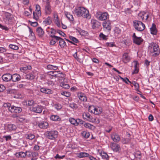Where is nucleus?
<instances>
[{"mask_svg": "<svg viewBox=\"0 0 160 160\" xmlns=\"http://www.w3.org/2000/svg\"><path fill=\"white\" fill-rule=\"evenodd\" d=\"M73 12L78 17H82L87 19H89L91 17L88 10L83 7H79L75 8Z\"/></svg>", "mask_w": 160, "mask_h": 160, "instance_id": "f257e3e1", "label": "nucleus"}, {"mask_svg": "<svg viewBox=\"0 0 160 160\" xmlns=\"http://www.w3.org/2000/svg\"><path fill=\"white\" fill-rule=\"evenodd\" d=\"M148 52L151 56L153 57L157 56L160 53V50L158 45L153 42L149 43L148 46Z\"/></svg>", "mask_w": 160, "mask_h": 160, "instance_id": "f03ea898", "label": "nucleus"}, {"mask_svg": "<svg viewBox=\"0 0 160 160\" xmlns=\"http://www.w3.org/2000/svg\"><path fill=\"white\" fill-rule=\"evenodd\" d=\"M133 26L135 29L139 32L143 31L145 28V25L142 22L139 20L134 21Z\"/></svg>", "mask_w": 160, "mask_h": 160, "instance_id": "7ed1b4c3", "label": "nucleus"}, {"mask_svg": "<svg viewBox=\"0 0 160 160\" xmlns=\"http://www.w3.org/2000/svg\"><path fill=\"white\" fill-rule=\"evenodd\" d=\"M58 132L56 130L48 131L45 133V135L48 138L53 140L57 138Z\"/></svg>", "mask_w": 160, "mask_h": 160, "instance_id": "20e7f679", "label": "nucleus"}, {"mask_svg": "<svg viewBox=\"0 0 160 160\" xmlns=\"http://www.w3.org/2000/svg\"><path fill=\"white\" fill-rule=\"evenodd\" d=\"M5 20L7 23L9 25H12L14 21V16L13 15L8 12L5 13Z\"/></svg>", "mask_w": 160, "mask_h": 160, "instance_id": "39448f33", "label": "nucleus"}, {"mask_svg": "<svg viewBox=\"0 0 160 160\" xmlns=\"http://www.w3.org/2000/svg\"><path fill=\"white\" fill-rule=\"evenodd\" d=\"M41 7L38 4H36V10L35 12H33V18L37 20L38 18L40 17L41 14V11L40 10Z\"/></svg>", "mask_w": 160, "mask_h": 160, "instance_id": "423d86ee", "label": "nucleus"}, {"mask_svg": "<svg viewBox=\"0 0 160 160\" xmlns=\"http://www.w3.org/2000/svg\"><path fill=\"white\" fill-rule=\"evenodd\" d=\"M107 12H98L96 14V17L99 20L101 21L105 20L108 17Z\"/></svg>", "mask_w": 160, "mask_h": 160, "instance_id": "0eeeda50", "label": "nucleus"}, {"mask_svg": "<svg viewBox=\"0 0 160 160\" xmlns=\"http://www.w3.org/2000/svg\"><path fill=\"white\" fill-rule=\"evenodd\" d=\"M50 37L52 38H54L57 41H59V45L61 48H63L67 46L64 40L60 37L53 35H51Z\"/></svg>", "mask_w": 160, "mask_h": 160, "instance_id": "6e6552de", "label": "nucleus"}, {"mask_svg": "<svg viewBox=\"0 0 160 160\" xmlns=\"http://www.w3.org/2000/svg\"><path fill=\"white\" fill-rule=\"evenodd\" d=\"M82 116L83 119L89 122H93L95 121V119L93 118L88 112H84L82 113Z\"/></svg>", "mask_w": 160, "mask_h": 160, "instance_id": "1a4fd4ad", "label": "nucleus"}, {"mask_svg": "<svg viewBox=\"0 0 160 160\" xmlns=\"http://www.w3.org/2000/svg\"><path fill=\"white\" fill-rule=\"evenodd\" d=\"M22 110V109L21 107H16L13 105H12L11 108L9 109V111L11 112L16 113H20Z\"/></svg>", "mask_w": 160, "mask_h": 160, "instance_id": "9d476101", "label": "nucleus"}, {"mask_svg": "<svg viewBox=\"0 0 160 160\" xmlns=\"http://www.w3.org/2000/svg\"><path fill=\"white\" fill-rule=\"evenodd\" d=\"M43 109L41 105H37L31 108V110L32 112L37 113H41Z\"/></svg>", "mask_w": 160, "mask_h": 160, "instance_id": "9b49d317", "label": "nucleus"}, {"mask_svg": "<svg viewBox=\"0 0 160 160\" xmlns=\"http://www.w3.org/2000/svg\"><path fill=\"white\" fill-rule=\"evenodd\" d=\"M112 149L114 152H117L121 150L120 146L117 143L112 142L110 145Z\"/></svg>", "mask_w": 160, "mask_h": 160, "instance_id": "f8f14e48", "label": "nucleus"}, {"mask_svg": "<svg viewBox=\"0 0 160 160\" xmlns=\"http://www.w3.org/2000/svg\"><path fill=\"white\" fill-rule=\"evenodd\" d=\"M46 4L45 6V12L46 14L50 15L52 12V10L49 2L48 0H46Z\"/></svg>", "mask_w": 160, "mask_h": 160, "instance_id": "ddd939ff", "label": "nucleus"}, {"mask_svg": "<svg viewBox=\"0 0 160 160\" xmlns=\"http://www.w3.org/2000/svg\"><path fill=\"white\" fill-rule=\"evenodd\" d=\"M91 108L93 109L92 110H91L89 109V111L95 114L98 115L100 114L102 112V109L99 108H95L94 106L91 107Z\"/></svg>", "mask_w": 160, "mask_h": 160, "instance_id": "4468645a", "label": "nucleus"}, {"mask_svg": "<svg viewBox=\"0 0 160 160\" xmlns=\"http://www.w3.org/2000/svg\"><path fill=\"white\" fill-rule=\"evenodd\" d=\"M91 24L93 29L98 28L100 25V23L97 20L92 19L91 20Z\"/></svg>", "mask_w": 160, "mask_h": 160, "instance_id": "2eb2a0df", "label": "nucleus"}, {"mask_svg": "<svg viewBox=\"0 0 160 160\" xmlns=\"http://www.w3.org/2000/svg\"><path fill=\"white\" fill-rule=\"evenodd\" d=\"M122 60L124 63H126L129 62L130 60V58L128 53H124L122 56Z\"/></svg>", "mask_w": 160, "mask_h": 160, "instance_id": "dca6fc26", "label": "nucleus"}, {"mask_svg": "<svg viewBox=\"0 0 160 160\" xmlns=\"http://www.w3.org/2000/svg\"><path fill=\"white\" fill-rule=\"evenodd\" d=\"M102 25L104 28L106 30L109 31L111 29V22L110 21H105L103 24Z\"/></svg>", "mask_w": 160, "mask_h": 160, "instance_id": "f3484780", "label": "nucleus"}, {"mask_svg": "<svg viewBox=\"0 0 160 160\" xmlns=\"http://www.w3.org/2000/svg\"><path fill=\"white\" fill-rule=\"evenodd\" d=\"M111 138L115 142H118L120 140V138L119 135L116 133H112L111 135Z\"/></svg>", "mask_w": 160, "mask_h": 160, "instance_id": "a211bd4d", "label": "nucleus"}, {"mask_svg": "<svg viewBox=\"0 0 160 160\" xmlns=\"http://www.w3.org/2000/svg\"><path fill=\"white\" fill-rule=\"evenodd\" d=\"M2 80L5 82H8L12 80V75L10 73H6L2 76Z\"/></svg>", "mask_w": 160, "mask_h": 160, "instance_id": "6ab92c4d", "label": "nucleus"}, {"mask_svg": "<svg viewBox=\"0 0 160 160\" xmlns=\"http://www.w3.org/2000/svg\"><path fill=\"white\" fill-rule=\"evenodd\" d=\"M38 126L41 128L45 129L48 128V124L47 122L42 121L38 123Z\"/></svg>", "mask_w": 160, "mask_h": 160, "instance_id": "aec40b11", "label": "nucleus"}, {"mask_svg": "<svg viewBox=\"0 0 160 160\" xmlns=\"http://www.w3.org/2000/svg\"><path fill=\"white\" fill-rule=\"evenodd\" d=\"M40 91L41 92L48 94H52L53 91L51 89L43 87L40 88Z\"/></svg>", "mask_w": 160, "mask_h": 160, "instance_id": "412c9836", "label": "nucleus"}, {"mask_svg": "<svg viewBox=\"0 0 160 160\" xmlns=\"http://www.w3.org/2000/svg\"><path fill=\"white\" fill-rule=\"evenodd\" d=\"M21 77L20 75L18 74H14L12 75V80L13 82H16L19 81Z\"/></svg>", "mask_w": 160, "mask_h": 160, "instance_id": "4be33fe9", "label": "nucleus"}, {"mask_svg": "<svg viewBox=\"0 0 160 160\" xmlns=\"http://www.w3.org/2000/svg\"><path fill=\"white\" fill-rule=\"evenodd\" d=\"M78 96L79 99L82 101L85 102L87 101V98L83 93L79 92L78 93Z\"/></svg>", "mask_w": 160, "mask_h": 160, "instance_id": "5701e85b", "label": "nucleus"}, {"mask_svg": "<svg viewBox=\"0 0 160 160\" xmlns=\"http://www.w3.org/2000/svg\"><path fill=\"white\" fill-rule=\"evenodd\" d=\"M133 63L134 64V69L132 74L137 73L139 71L138 65L139 63L137 61H134L133 62Z\"/></svg>", "mask_w": 160, "mask_h": 160, "instance_id": "b1692460", "label": "nucleus"}, {"mask_svg": "<svg viewBox=\"0 0 160 160\" xmlns=\"http://www.w3.org/2000/svg\"><path fill=\"white\" fill-rule=\"evenodd\" d=\"M26 78L29 80H32L35 77V73L33 72H32L29 73L26 75Z\"/></svg>", "mask_w": 160, "mask_h": 160, "instance_id": "393cba45", "label": "nucleus"}, {"mask_svg": "<svg viewBox=\"0 0 160 160\" xmlns=\"http://www.w3.org/2000/svg\"><path fill=\"white\" fill-rule=\"evenodd\" d=\"M36 32L39 37L42 38L43 37L44 34V32L41 27H39L37 29Z\"/></svg>", "mask_w": 160, "mask_h": 160, "instance_id": "a878e982", "label": "nucleus"}, {"mask_svg": "<svg viewBox=\"0 0 160 160\" xmlns=\"http://www.w3.org/2000/svg\"><path fill=\"white\" fill-rule=\"evenodd\" d=\"M77 156L80 158L88 157L90 155L89 153L84 152H80L77 153Z\"/></svg>", "mask_w": 160, "mask_h": 160, "instance_id": "bb28decb", "label": "nucleus"}, {"mask_svg": "<svg viewBox=\"0 0 160 160\" xmlns=\"http://www.w3.org/2000/svg\"><path fill=\"white\" fill-rule=\"evenodd\" d=\"M151 33L153 35H156L157 33V30L156 27V25L152 23V27L150 28Z\"/></svg>", "mask_w": 160, "mask_h": 160, "instance_id": "cd10ccee", "label": "nucleus"}, {"mask_svg": "<svg viewBox=\"0 0 160 160\" xmlns=\"http://www.w3.org/2000/svg\"><path fill=\"white\" fill-rule=\"evenodd\" d=\"M114 35L115 37L118 36L120 34L121 32V30L119 28L115 27L113 30Z\"/></svg>", "mask_w": 160, "mask_h": 160, "instance_id": "c85d7f7f", "label": "nucleus"}, {"mask_svg": "<svg viewBox=\"0 0 160 160\" xmlns=\"http://www.w3.org/2000/svg\"><path fill=\"white\" fill-rule=\"evenodd\" d=\"M6 128L8 131H12L16 130L17 128L16 126L12 124H9L6 126Z\"/></svg>", "mask_w": 160, "mask_h": 160, "instance_id": "c756f323", "label": "nucleus"}, {"mask_svg": "<svg viewBox=\"0 0 160 160\" xmlns=\"http://www.w3.org/2000/svg\"><path fill=\"white\" fill-rule=\"evenodd\" d=\"M50 119L51 120L54 121H60L61 120V118L57 115H51Z\"/></svg>", "mask_w": 160, "mask_h": 160, "instance_id": "7c9ffc66", "label": "nucleus"}, {"mask_svg": "<svg viewBox=\"0 0 160 160\" xmlns=\"http://www.w3.org/2000/svg\"><path fill=\"white\" fill-rule=\"evenodd\" d=\"M28 28H29V32L30 33V34L29 35V37L31 38L32 40H35L36 39V37L32 30L29 27H28Z\"/></svg>", "mask_w": 160, "mask_h": 160, "instance_id": "2f4dec72", "label": "nucleus"}, {"mask_svg": "<svg viewBox=\"0 0 160 160\" xmlns=\"http://www.w3.org/2000/svg\"><path fill=\"white\" fill-rule=\"evenodd\" d=\"M133 42L139 45H140L142 42L143 41V39L141 38V37H138L136 38L133 40Z\"/></svg>", "mask_w": 160, "mask_h": 160, "instance_id": "473e14b6", "label": "nucleus"}, {"mask_svg": "<svg viewBox=\"0 0 160 160\" xmlns=\"http://www.w3.org/2000/svg\"><path fill=\"white\" fill-rule=\"evenodd\" d=\"M47 68L48 70H56L58 69V67L55 65L48 64L47 66Z\"/></svg>", "mask_w": 160, "mask_h": 160, "instance_id": "72a5a7b5", "label": "nucleus"}, {"mask_svg": "<svg viewBox=\"0 0 160 160\" xmlns=\"http://www.w3.org/2000/svg\"><path fill=\"white\" fill-rule=\"evenodd\" d=\"M146 15V12H141L138 14V18L140 20L144 21V17Z\"/></svg>", "mask_w": 160, "mask_h": 160, "instance_id": "f704fd0d", "label": "nucleus"}, {"mask_svg": "<svg viewBox=\"0 0 160 160\" xmlns=\"http://www.w3.org/2000/svg\"><path fill=\"white\" fill-rule=\"evenodd\" d=\"M69 121L71 124L75 126H78L77 119H75L73 118H70Z\"/></svg>", "mask_w": 160, "mask_h": 160, "instance_id": "c9c22d12", "label": "nucleus"}, {"mask_svg": "<svg viewBox=\"0 0 160 160\" xmlns=\"http://www.w3.org/2000/svg\"><path fill=\"white\" fill-rule=\"evenodd\" d=\"M46 24L50 25L52 22V21L51 19V17L48 16V18H46L43 22Z\"/></svg>", "mask_w": 160, "mask_h": 160, "instance_id": "e433bc0d", "label": "nucleus"}, {"mask_svg": "<svg viewBox=\"0 0 160 160\" xmlns=\"http://www.w3.org/2000/svg\"><path fill=\"white\" fill-rule=\"evenodd\" d=\"M65 14L67 18L70 21H73L74 18L73 16L70 14V13L68 12H65Z\"/></svg>", "mask_w": 160, "mask_h": 160, "instance_id": "4c0bfd02", "label": "nucleus"}, {"mask_svg": "<svg viewBox=\"0 0 160 160\" xmlns=\"http://www.w3.org/2000/svg\"><path fill=\"white\" fill-rule=\"evenodd\" d=\"M82 136L86 138H88L90 136V133L89 132L83 131L82 132Z\"/></svg>", "mask_w": 160, "mask_h": 160, "instance_id": "58836bf2", "label": "nucleus"}, {"mask_svg": "<svg viewBox=\"0 0 160 160\" xmlns=\"http://www.w3.org/2000/svg\"><path fill=\"white\" fill-rule=\"evenodd\" d=\"M35 137V135L32 133H30L26 135V138L29 140H32Z\"/></svg>", "mask_w": 160, "mask_h": 160, "instance_id": "ea45409f", "label": "nucleus"}, {"mask_svg": "<svg viewBox=\"0 0 160 160\" xmlns=\"http://www.w3.org/2000/svg\"><path fill=\"white\" fill-rule=\"evenodd\" d=\"M9 47L12 49L17 50L19 49V47L18 46L13 44H10L9 46Z\"/></svg>", "mask_w": 160, "mask_h": 160, "instance_id": "a19ab883", "label": "nucleus"}, {"mask_svg": "<svg viewBox=\"0 0 160 160\" xmlns=\"http://www.w3.org/2000/svg\"><path fill=\"white\" fill-rule=\"evenodd\" d=\"M101 156L103 159L108 160L109 158V156L106 153L102 152L101 153Z\"/></svg>", "mask_w": 160, "mask_h": 160, "instance_id": "79ce46f5", "label": "nucleus"}, {"mask_svg": "<svg viewBox=\"0 0 160 160\" xmlns=\"http://www.w3.org/2000/svg\"><path fill=\"white\" fill-rule=\"evenodd\" d=\"M31 68V67L30 65H28L21 68H20V70L22 72H24L27 70H30Z\"/></svg>", "mask_w": 160, "mask_h": 160, "instance_id": "37998d69", "label": "nucleus"}, {"mask_svg": "<svg viewBox=\"0 0 160 160\" xmlns=\"http://www.w3.org/2000/svg\"><path fill=\"white\" fill-rule=\"evenodd\" d=\"M69 38L71 40V41H72L73 43L75 42L77 43L78 42V40L74 37L70 36H69ZM73 44H74V43H73Z\"/></svg>", "mask_w": 160, "mask_h": 160, "instance_id": "c03bdc74", "label": "nucleus"}, {"mask_svg": "<svg viewBox=\"0 0 160 160\" xmlns=\"http://www.w3.org/2000/svg\"><path fill=\"white\" fill-rule=\"evenodd\" d=\"M99 38L101 39L106 40L108 39L107 36L104 34L102 33L101 32L99 35Z\"/></svg>", "mask_w": 160, "mask_h": 160, "instance_id": "a18cd8bd", "label": "nucleus"}, {"mask_svg": "<svg viewBox=\"0 0 160 160\" xmlns=\"http://www.w3.org/2000/svg\"><path fill=\"white\" fill-rule=\"evenodd\" d=\"M18 156L21 158H25L27 156V154L26 153V152H18Z\"/></svg>", "mask_w": 160, "mask_h": 160, "instance_id": "49530a36", "label": "nucleus"}, {"mask_svg": "<svg viewBox=\"0 0 160 160\" xmlns=\"http://www.w3.org/2000/svg\"><path fill=\"white\" fill-rule=\"evenodd\" d=\"M54 108L58 110L61 109L62 108V105L59 103H55L53 106Z\"/></svg>", "mask_w": 160, "mask_h": 160, "instance_id": "de8ad7c7", "label": "nucleus"}, {"mask_svg": "<svg viewBox=\"0 0 160 160\" xmlns=\"http://www.w3.org/2000/svg\"><path fill=\"white\" fill-rule=\"evenodd\" d=\"M132 84L135 87V90L136 91H138L139 88V84L138 83L135 81L132 82Z\"/></svg>", "mask_w": 160, "mask_h": 160, "instance_id": "09e8293b", "label": "nucleus"}, {"mask_svg": "<svg viewBox=\"0 0 160 160\" xmlns=\"http://www.w3.org/2000/svg\"><path fill=\"white\" fill-rule=\"evenodd\" d=\"M54 19L55 23V24L58 27H61V25L59 20V19L58 18H55Z\"/></svg>", "mask_w": 160, "mask_h": 160, "instance_id": "8fccbe9b", "label": "nucleus"}, {"mask_svg": "<svg viewBox=\"0 0 160 160\" xmlns=\"http://www.w3.org/2000/svg\"><path fill=\"white\" fill-rule=\"evenodd\" d=\"M61 86L62 88L67 89L69 88L70 87L68 84L64 82H62L61 84Z\"/></svg>", "mask_w": 160, "mask_h": 160, "instance_id": "3c124183", "label": "nucleus"}, {"mask_svg": "<svg viewBox=\"0 0 160 160\" xmlns=\"http://www.w3.org/2000/svg\"><path fill=\"white\" fill-rule=\"evenodd\" d=\"M84 126L87 128H88L90 129H91L92 127L93 126L92 125L89 123H86L84 124Z\"/></svg>", "mask_w": 160, "mask_h": 160, "instance_id": "603ef678", "label": "nucleus"}, {"mask_svg": "<svg viewBox=\"0 0 160 160\" xmlns=\"http://www.w3.org/2000/svg\"><path fill=\"white\" fill-rule=\"evenodd\" d=\"M122 142L123 144H127L130 142V140L128 138H123L122 140Z\"/></svg>", "mask_w": 160, "mask_h": 160, "instance_id": "864d4df0", "label": "nucleus"}, {"mask_svg": "<svg viewBox=\"0 0 160 160\" xmlns=\"http://www.w3.org/2000/svg\"><path fill=\"white\" fill-rule=\"evenodd\" d=\"M3 106L6 108H7L9 111V108L10 109L12 106L11 105V104L9 103H4L3 104Z\"/></svg>", "mask_w": 160, "mask_h": 160, "instance_id": "5fc2aeb1", "label": "nucleus"}, {"mask_svg": "<svg viewBox=\"0 0 160 160\" xmlns=\"http://www.w3.org/2000/svg\"><path fill=\"white\" fill-rule=\"evenodd\" d=\"M3 138H5L6 141L11 140L12 139L10 135L4 136H3Z\"/></svg>", "mask_w": 160, "mask_h": 160, "instance_id": "6e6d98bb", "label": "nucleus"}, {"mask_svg": "<svg viewBox=\"0 0 160 160\" xmlns=\"http://www.w3.org/2000/svg\"><path fill=\"white\" fill-rule=\"evenodd\" d=\"M106 45L107 46H109L110 47H113L115 46V45L114 42H106Z\"/></svg>", "mask_w": 160, "mask_h": 160, "instance_id": "4d7b16f0", "label": "nucleus"}, {"mask_svg": "<svg viewBox=\"0 0 160 160\" xmlns=\"http://www.w3.org/2000/svg\"><path fill=\"white\" fill-rule=\"evenodd\" d=\"M34 103V101L33 100H29L27 102V104L29 106L33 105Z\"/></svg>", "mask_w": 160, "mask_h": 160, "instance_id": "13d9d810", "label": "nucleus"}, {"mask_svg": "<svg viewBox=\"0 0 160 160\" xmlns=\"http://www.w3.org/2000/svg\"><path fill=\"white\" fill-rule=\"evenodd\" d=\"M62 95L65 96L67 97H69L70 95V93L67 92H63L61 93Z\"/></svg>", "mask_w": 160, "mask_h": 160, "instance_id": "bf43d9fd", "label": "nucleus"}, {"mask_svg": "<svg viewBox=\"0 0 160 160\" xmlns=\"http://www.w3.org/2000/svg\"><path fill=\"white\" fill-rule=\"evenodd\" d=\"M77 122H78V125L79 124L80 125H83L84 124V122L82 120L78 118L77 119Z\"/></svg>", "mask_w": 160, "mask_h": 160, "instance_id": "052dcab7", "label": "nucleus"}, {"mask_svg": "<svg viewBox=\"0 0 160 160\" xmlns=\"http://www.w3.org/2000/svg\"><path fill=\"white\" fill-rule=\"evenodd\" d=\"M51 39L50 42L49 44L51 45H53L56 43V40L54 38H52Z\"/></svg>", "mask_w": 160, "mask_h": 160, "instance_id": "680f3d73", "label": "nucleus"}, {"mask_svg": "<svg viewBox=\"0 0 160 160\" xmlns=\"http://www.w3.org/2000/svg\"><path fill=\"white\" fill-rule=\"evenodd\" d=\"M6 89L5 86L2 84H0V92H2Z\"/></svg>", "mask_w": 160, "mask_h": 160, "instance_id": "e2e57ef3", "label": "nucleus"}, {"mask_svg": "<svg viewBox=\"0 0 160 160\" xmlns=\"http://www.w3.org/2000/svg\"><path fill=\"white\" fill-rule=\"evenodd\" d=\"M30 22V24L33 27H36L37 26L38 23L36 22H32L29 21Z\"/></svg>", "mask_w": 160, "mask_h": 160, "instance_id": "0e129e2a", "label": "nucleus"}, {"mask_svg": "<svg viewBox=\"0 0 160 160\" xmlns=\"http://www.w3.org/2000/svg\"><path fill=\"white\" fill-rule=\"evenodd\" d=\"M76 104L74 103H70L69 104L70 107L73 109L76 108Z\"/></svg>", "mask_w": 160, "mask_h": 160, "instance_id": "69168bd1", "label": "nucleus"}, {"mask_svg": "<svg viewBox=\"0 0 160 160\" xmlns=\"http://www.w3.org/2000/svg\"><path fill=\"white\" fill-rule=\"evenodd\" d=\"M6 49L2 47H0V53H3L6 51Z\"/></svg>", "mask_w": 160, "mask_h": 160, "instance_id": "338daca9", "label": "nucleus"}, {"mask_svg": "<svg viewBox=\"0 0 160 160\" xmlns=\"http://www.w3.org/2000/svg\"><path fill=\"white\" fill-rule=\"evenodd\" d=\"M81 32H80V34L82 36H84L86 35L87 34V32L84 30H81V31H80Z\"/></svg>", "mask_w": 160, "mask_h": 160, "instance_id": "774afa93", "label": "nucleus"}]
</instances>
